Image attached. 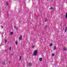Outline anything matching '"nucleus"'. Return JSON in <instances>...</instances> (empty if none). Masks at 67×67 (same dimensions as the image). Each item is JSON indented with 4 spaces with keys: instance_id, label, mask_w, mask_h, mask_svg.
<instances>
[{
    "instance_id": "20",
    "label": "nucleus",
    "mask_w": 67,
    "mask_h": 67,
    "mask_svg": "<svg viewBox=\"0 0 67 67\" xmlns=\"http://www.w3.org/2000/svg\"><path fill=\"white\" fill-rule=\"evenodd\" d=\"M50 46H52V43H51L50 44Z\"/></svg>"
},
{
    "instance_id": "19",
    "label": "nucleus",
    "mask_w": 67,
    "mask_h": 67,
    "mask_svg": "<svg viewBox=\"0 0 67 67\" xmlns=\"http://www.w3.org/2000/svg\"><path fill=\"white\" fill-rule=\"evenodd\" d=\"M17 44H18V42H17V41H16V45H17Z\"/></svg>"
},
{
    "instance_id": "17",
    "label": "nucleus",
    "mask_w": 67,
    "mask_h": 67,
    "mask_svg": "<svg viewBox=\"0 0 67 67\" xmlns=\"http://www.w3.org/2000/svg\"><path fill=\"white\" fill-rule=\"evenodd\" d=\"M6 4H7V5H8V2L7 1L6 2Z\"/></svg>"
},
{
    "instance_id": "28",
    "label": "nucleus",
    "mask_w": 67,
    "mask_h": 67,
    "mask_svg": "<svg viewBox=\"0 0 67 67\" xmlns=\"http://www.w3.org/2000/svg\"><path fill=\"white\" fill-rule=\"evenodd\" d=\"M47 1H49V0H47Z\"/></svg>"
},
{
    "instance_id": "26",
    "label": "nucleus",
    "mask_w": 67,
    "mask_h": 67,
    "mask_svg": "<svg viewBox=\"0 0 67 67\" xmlns=\"http://www.w3.org/2000/svg\"><path fill=\"white\" fill-rule=\"evenodd\" d=\"M9 64H10V61H9Z\"/></svg>"
},
{
    "instance_id": "21",
    "label": "nucleus",
    "mask_w": 67,
    "mask_h": 67,
    "mask_svg": "<svg viewBox=\"0 0 67 67\" xmlns=\"http://www.w3.org/2000/svg\"><path fill=\"white\" fill-rule=\"evenodd\" d=\"M14 28H15V29L16 28V26H14Z\"/></svg>"
},
{
    "instance_id": "2",
    "label": "nucleus",
    "mask_w": 67,
    "mask_h": 67,
    "mask_svg": "<svg viewBox=\"0 0 67 67\" xmlns=\"http://www.w3.org/2000/svg\"><path fill=\"white\" fill-rule=\"evenodd\" d=\"M22 36L21 35H20L19 37V40H22Z\"/></svg>"
},
{
    "instance_id": "5",
    "label": "nucleus",
    "mask_w": 67,
    "mask_h": 67,
    "mask_svg": "<svg viewBox=\"0 0 67 67\" xmlns=\"http://www.w3.org/2000/svg\"><path fill=\"white\" fill-rule=\"evenodd\" d=\"M56 47L55 46H54L53 47V49L54 50H56Z\"/></svg>"
},
{
    "instance_id": "1",
    "label": "nucleus",
    "mask_w": 67,
    "mask_h": 67,
    "mask_svg": "<svg viewBox=\"0 0 67 67\" xmlns=\"http://www.w3.org/2000/svg\"><path fill=\"white\" fill-rule=\"evenodd\" d=\"M37 54V51L36 50L34 51V53L33 54V56H36Z\"/></svg>"
},
{
    "instance_id": "22",
    "label": "nucleus",
    "mask_w": 67,
    "mask_h": 67,
    "mask_svg": "<svg viewBox=\"0 0 67 67\" xmlns=\"http://www.w3.org/2000/svg\"><path fill=\"white\" fill-rule=\"evenodd\" d=\"M11 55H13V53H12L11 54Z\"/></svg>"
},
{
    "instance_id": "16",
    "label": "nucleus",
    "mask_w": 67,
    "mask_h": 67,
    "mask_svg": "<svg viewBox=\"0 0 67 67\" xmlns=\"http://www.w3.org/2000/svg\"><path fill=\"white\" fill-rule=\"evenodd\" d=\"M11 47H10L9 48V50L10 51V50H11Z\"/></svg>"
},
{
    "instance_id": "6",
    "label": "nucleus",
    "mask_w": 67,
    "mask_h": 67,
    "mask_svg": "<svg viewBox=\"0 0 67 67\" xmlns=\"http://www.w3.org/2000/svg\"><path fill=\"white\" fill-rule=\"evenodd\" d=\"M39 60L40 62L42 61V58H40L39 59Z\"/></svg>"
},
{
    "instance_id": "9",
    "label": "nucleus",
    "mask_w": 67,
    "mask_h": 67,
    "mask_svg": "<svg viewBox=\"0 0 67 67\" xmlns=\"http://www.w3.org/2000/svg\"><path fill=\"white\" fill-rule=\"evenodd\" d=\"M65 18H66V19L67 20V12L66 13V15L65 16Z\"/></svg>"
},
{
    "instance_id": "23",
    "label": "nucleus",
    "mask_w": 67,
    "mask_h": 67,
    "mask_svg": "<svg viewBox=\"0 0 67 67\" xmlns=\"http://www.w3.org/2000/svg\"><path fill=\"white\" fill-rule=\"evenodd\" d=\"M1 27H2V29H3V26H1Z\"/></svg>"
},
{
    "instance_id": "8",
    "label": "nucleus",
    "mask_w": 67,
    "mask_h": 67,
    "mask_svg": "<svg viewBox=\"0 0 67 67\" xmlns=\"http://www.w3.org/2000/svg\"><path fill=\"white\" fill-rule=\"evenodd\" d=\"M67 27H66L65 29V32H66V31H67Z\"/></svg>"
},
{
    "instance_id": "15",
    "label": "nucleus",
    "mask_w": 67,
    "mask_h": 67,
    "mask_svg": "<svg viewBox=\"0 0 67 67\" xmlns=\"http://www.w3.org/2000/svg\"><path fill=\"white\" fill-rule=\"evenodd\" d=\"M1 35L2 36V38H3V34H1Z\"/></svg>"
},
{
    "instance_id": "29",
    "label": "nucleus",
    "mask_w": 67,
    "mask_h": 67,
    "mask_svg": "<svg viewBox=\"0 0 67 67\" xmlns=\"http://www.w3.org/2000/svg\"><path fill=\"white\" fill-rule=\"evenodd\" d=\"M0 46H1L0 45Z\"/></svg>"
},
{
    "instance_id": "3",
    "label": "nucleus",
    "mask_w": 67,
    "mask_h": 67,
    "mask_svg": "<svg viewBox=\"0 0 67 67\" xmlns=\"http://www.w3.org/2000/svg\"><path fill=\"white\" fill-rule=\"evenodd\" d=\"M28 65L29 66L31 67V66L32 65V64L31 63H29L28 64Z\"/></svg>"
},
{
    "instance_id": "13",
    "label": "nucleus",
    "mask_w": 67,
    "mask_h": 67,
    "mask_svg": "<svg viewBox=\"0 0 67 67\" xmlns=\"http://www.w3.org/2000/svg\"><path fill=\"white\" fill-rule=\"evenodd\" d=\"M13 33L12 32H10V34H11V35H13Z\"/></svg>"
},
{
    "instance_id": "10",
    "label": "nucleus",
    "mask_w": 67,
    "mask_h": 67,
    "mask_svg": "<svg viewBox=\"0 0 67 67\" xmlns=\"http://www.w3.org/2000/svg\"><path fill=\"white\" fill-rule=\"evenodd\" d=\"M54 9L53 7H51L50 8H49V9L51 10V9Z\"/></svg>"
},
{
    "instance_id": "4",
    "label": "nucleus",
    "mask_w": 67,
    "mask_h": 67,
    "mask_svg": "<svg viewBox=\"0 0 67 67\" xmlns=\"http://www.w3.org/2000/svg\"><path fill=\"white\" fill-rule=\"evenodd\" d=\"M63 50L64 51H67V48H66V47H64L63 48Z\"/></svg>"
},
{
    "instance_id": "24",
    "label": "nucleus",
    "mask_w": 67,
    "mask_h": 67,
    "mask_svg": "<svg viewBox=\"0 0 67 67\" xmlns=\"http://www.w3.org/2000/svg\"><path fill=\"white\" fill-rule=\"evenodd\" d=\"M5 43H7V40H5Z\"/></svg>"
},
{
    "instance_id": "27",
    "label": "nucleus",
    "mask_w": 67,
    "mask_h": 67,
    "mask_svg": "<svg viewBox=\"0 0 67 67\" xmlns=\"http://www.w3.org/2000/svg\"><path fill=\"white\" fill-rule=\"evenodd\" d=\"M16 30H18V29L17 28V27H16Z\"/></svg>"
},
{
    "instance_id": "7",
    "label": "nucleus",
    "mask_w": 67,
    "mask_h": 67,
    "mask_svg": "<svg viewBox=\"0 0 67 67\" xmlns=\"http://www.w3.org/2000/svg\"><path fill=\"white\" fill-rule=\"evenodd\" d=\"M44 21L45 22H47V18H45L44 20Z\"/></svg>"
},
{
    "instance_id": "14",
    "label": "nucleus",
    "mask_w": 67,
    "mask_h": 67,
    "mask_svg": "<svg viewBox=\"0 0 67 67\" xmlns=\"http://www.w3.org/2000/svg\"><path fill=\"white\" fill-rule=\"evenodd\" d=\"M54 55H55V54H54V53H53V54H52V56H54Z\"/></svg>"
},
{
    "instance_id": "11",
    "label": "nucleus",
    "mask_w": 67,
    "mask_h": 67,
    "mask_svg": "<svg viewBox=\"0 0 67 67\" xmlns=\"http://www.w3.org/2000/svg\"><path fill=\"white\" fill-rule=\"evenodd\" d=\"M35 47V46H34V45H32V48H34V47Z\"/></svg>"
},
{
    "instance_id": "25",
    "label": "nucleus",
    "mask_w": 67,
    "mask_h": 67,
    "mask_svg": "<svg viewBox=\"0 0 67 67\" xmlns=\"http://www.w3.org/2000/svg\"><path fill=\"white\" fill-rule=\"evenodd\" d=\"M45 27H46V28H47V26H45Z\"/></svg>"
},
{
    "instance_id": "12",
    "label": "nucleus",
    "mask_w": 67,
    "mask_h": 67,
    "mask_svg": "<svg viewBox=\"0 0 67 67\" xmlns=\"http://www.w3.org/2000/svg\"><path fill=\"white\" fill-rule=\"evenodd\" d=\"M21 56H20V58L19 59V60H21Z\"/></svg>"
},
{
    "instance_id": "18",
    "label": "nucleus",
    "mask_w": 67,
    "mask_h": 67,
    "mask_svg": "<svg viewBox=\"0 0 67 67\" xmlns=\"http://www.w3.org/2000/svg\"><path fill=\"white\" fill-rule=\"evenodd\" d=\"M2 63H3V65H4L5 64V62H3Z\"/></svg>"
}]
</instances>
